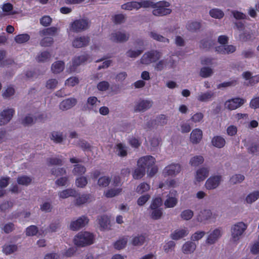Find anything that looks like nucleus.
<instances>
[{
	"label": "nucleus",
	"mask_w": 259,
	"mask_h": 259,
	"mask_svg": "<svg viewBox=\"0 0 259 259\" xmlns=\"http://www.w3.org/2000/svg\"><path fill=\"white\" fill-rule=\"evenodd\" d=\"M130 34L123 31H116L112 32L110 36V40L116 43H123L127 41Z\"/></svg>",
	"instance_id": "nucleus-7"
},
{
	"label": "nucleus",
	"mask_w": 259,
	"mask_h": 259,
	"mask_svg": "<svg viewBox=\"0 0 259 259\" xmlns=\"http://www.w3.org/2000/svg\"><path fill=\"white\" fill-rule=\"evenodd\" d=\"M90 41L88 36H81L75 37L72 41V46L75 48H81L88 46Z\"/></svg>",
	"instance_id": "nucleus-13"
},
{
	"label": "nucleus",
	"mask_w": 259,
	"mask_h": 259,
	"mask_svg": "<svg viewBox=\"0 0 259 259\" xmlns=\"http://www.w3.org/2000/svg\"><path fill=\"white\" fill-rule=\"evenodd\" d=\"M77 104V100L74 98H70L62 101L59 105V108L63 111L71 109Z\"/></svg>",
	"instance_id": "nucleus-17"
},
{
	"label": "nucleus",
	"mask_w": 259,
	"mask_h": 259,
	"mask_svg": "<svg viewBox=\"0 0 259 259\" xmlns=\"http://www.w3.org/2000/svg\"><path fill=\"white\" fill-rule=\"evenodd\" d=\"M146 238L143 235H138L133 238L132 244L134 246H141L145 242Z\"/></svg>",
	"instance_id": "nucleus-44"
},
{
	"label": "nucleus",
	"mask_w": 259,
	"mask_h": 259,
	"mask_svg": "<svg viewBox=\"0 0 259 259\" xmlns=\"http://www.w3.org/2000/svg\"><path fill=\"white\" fill-rule=\"evenodd\" d=\"M155 163V159L152 156H146L138 161V167L135 170L133 176L135 179L142 178L145 174L146 168L149 169Z\"/></svg>",
	"instance_id": "nucleus-1"
},
{
	"label": "nucleus",
	"mask_w": 259,
	"mask_h": 259,
	"mask_svg": "<svg viewBox=\"0 0 259 259\" xmlns=\"http://www.w3.org/2000/svg\"><path fill=\"white\" fill-rule=\"evenodd\" d=\"M178 199L175 197L167 195V198L164 201V205L167 208L175 207L178 203Z\"/></svg>",
	"instance_id": "nucleus-39"
},
{
	"label": "nucleus",
	"mask_w": 259,
	"mask_h": 259,
	"mask_svg": "<svg viewBox=\"0 0 259 259\" xmlns=\"http://www.w3.org/2000/svg\"><path fill=\"white\" fill-rule=\"evenodd\" d=\"M210 16L214 18L220 19L224 16V12L219 9H212L209 11Z\"/></svg>",
	"instance_id": "nucleus-43"
},
{
	"label": "nucleus",
	"mask_w": 259,
	"mask_h": 259,
	"mask_svg": "<svg viewBox=\"0 0 259 259\" xmlns=\"http://www.w3.org/2000/svg\"><path fill=\"white\" fill-rule=\"evenodd\" d=\"M98 224L102 229H108L110 224L109 219L107 216L103 215L98 218Z\"/></svg>",
	"instance_id": "nucleus-25"
},
{
	"label": "nucleus",
	"mask_w": 259,
	"mask_h": 259,
	"mask_svg": "<svg viewBox=\"0 0 259 259\" xmlns=\"http://www.w3.org/2000/svg\"><path fill=\"white\" fill-rule=\"evenodd\" d=\"M86 171L85 167L81 164H76L72 170V172L75 175H82Z\"/></svg>",
	"instance_id": "nucleus-53"
},
{
	"label": "nucleus",
	"mask_w": 259,
	"mask_h": 259,
	"mask_svg": "<svg viewBox=\"0 0 259 259\" xmlns=\"http://www.w3.org/2000/svg\"><path fill=\"white\" fill-rule=\"evenodd\" d=\"M247 228V225L242 222L233 225L231 229V240L234 242L238 241Z\"/></svg>",
	"instance_id": "nucleus-4"
},
{
	"label": "nucleus",
	"mask_w": 259,
	"mask_h": 259,
	"mask_svg": "<svg viewBox=\"0 0 259 259\" xmlns=\"http://www.w3.org/2000/svg\"><path fill=\"white\" fill-rule=\"evenodd\" d=\"M127 241L126 238H122L114 243V248L118 250L124 248L127 244Z\"/></svg>",
	"instance_id": "nucleus-51"
},
{
	"label": "nucleus",
	"mask_w": 259,
	"mask_h": 259,
	"mask_svg": "<svg viewBox=\"0 0 259 259\" xmlns=\"http://www.w3.org/2000/svg\"><path fill=\"white\" fill-rule=\"evenodd\" d=\"M181 170V167L179 164H171L165 167L163 170L164 175L167 176H175Z\"/></svg>",
	"instance_id": "nucleus-16"
},
{
	"label": "nucleus",
	"mask_w": 259,
	"mask_h": 259,
	"mask_svg": "<svg viewBox=\"0 0 259 259\" xmlns=\"http://www.w3.org/2000/svg\"><path fill=\"white\" fill-rule=\"evenodd\" d=\"M214 97V93L209 91L205 93H201L198 95L197 98L200 102H207L211 101Z\"/></svg>",
	"instance_id": "nucleus-21"
},
{
	"label": "nucleus",
	"mask_w": 259,
	"mask_h": 259,
	"mask_svg": "<svg viewBox=\"0 0 259 259\" xmlns=\"http://www.w3.org/2000/svg\"><path fill=\"white\" fill-rule=\"evenodd\" d=\"M201 27V23L198 21H189L187 25V29L191 32H194L199 30Z\"/></svg>",
	"instance_id": "nucleus-29"
},
{
	"label": "nucleus",
	"mask_w": 259,
	"mask_h": 259,
	"mask_svg": "<svg viewBox=\"0 0 259 259\" xmlns=\"http://www.w3.org/2000/svg\"><path fill=\"white\" fill-rule=\"evenodd\" d=\"M244 179L245 177L243 175L241 174H236L231 177L230 182L233 185H235L241 183L243 181H244Z\"/></svg>",
	"instance_id": "nucleus-47"
},
{
	"label": "nucleus",
	"mask_w": 259,
	"mask_h": 259,
	"mask_svg": "<svg viewBox=\"0 0 259 259\" xmlns=\"http://www.w3.org/2000/svg\"><path fill=\"white\" fill-rule=\"evenodd\" d=\"M214 45V41L211 39L205 38L202 39L200 41L199 47L200 48L208 50L211 47H213Z\"/></svg>",
	"instance_id": "nucleus-35"
},
{
	"label": "nucleus",
	"mask_w": 259,
	"mask_h": 259,
	"mask_svg": "<svg viewBox=\"0 0 259 259\" xmlns=\"http://www.w3.org/2000/svg\"><path fill=\"white\" fill-rule=\"evenodd\" d=\"M221 236V230L218 228L215 229L208 236L206 240V243L209 245L213 244L218 241Z\"/></svg>",
	"instance_id": "nucleus-15"
},
{
	"label": "nucleus",
	"mask_w": 259,
	"mask_h": 259,
	"mask_svg": "<svg viewBox=\"0 0 259 259\" xmlns=\"http://www.w3.org/2000/svg\"><path fill=\"white\" fill-rule=\"evenodd\" d=\"M209 169L208 167H202L199 168L195 175V179L198 182L204 180L209 175Z\"/></svg>",
	"instance_id": "nucleus-18"
},
{
	"label": "nucleus",
	"mask_w": 259,
	"mask_h": 259,
	"mask_svg": "<svg viewBox=\"0 0 259 259\" xmlns=\"http://www.w3.org/2000/svg\"><path fill=\"white\" fill-rule=\"evenodd\" d=\"M31 182V178L25 175L19 176L17 179V183L21 185L28 186Z\"/></svg>",
	"instance_id": "nucleus-38"
},
{
	"label": "nucleus",
	"mask_w": 259,
	"mask_h": 259,
	"mask_svg": "<svg viewBox=\"0 0 259 259\" xmlns=\"http://www.w3.org/2000/svg\"><path fill=\"white\" fill-rule=\"evenodd\" d=\"M188 232L185 229H177L171 234L170 237L174 240H179L186 236Z\"/></svg>",
	"instance_id": "nucleus-24"
},
{
	"label": "nucleus",
	"mask_w": 259,
	"mask_h": 259,
	"mask_svg": "<svg viewBox=\"0 0 259 259\" xmlns=\"http://www.w3.org/2000/svg\"><path fill=\"white\" fill-rule=\"evenodd\" d=\"M196 248V243L193 241H188L183 244L182 251L184 254H191L194 252Z\"/></svg>",
	"instance_id": "nucleus-19"
},
{
	"label": "nucleus",
	"mask_w": 259,
	"mask_h": 259,
	"mask_svg": "<svg viewBox=\"0 0 259 259\" xmlns=\"http://www.w3.org/2000/svg\"><path fill=\"white\" fill-rule=\"evenodd\" d=\"M90 22L87 19H79L70 24V30L74 32H80L89 28Z\"/></svg>",
	"instance_id": "nucleus-6"
},
{
	"label": "nucleus",
	"mask_w": 259,
	"mask_h": 259,
	"mask_svg": "<svg viewBox=\"0 0 259 259\" xmlns=\"http://www.w3.org/2000/svg\"><path fill=\"white\" fill-rule=\"evenodd\" d=\"M51 55L48 51H44L39 53L36 57V60L38 62H45L50 60Z\"/></svg>",
	"instance_id": "nucleus-30"
},
{
	"label": "nucleus",
	"mask_w": 259,
	"mask_h": 259,
	"mask_svg": "<svg viewBox=\"0 0 259 259\" xmlns=\"http://www.w3.org/2000/svg\"><path fill=\"white\" fill-rule=\"evenodd\" d=\"M60 198L65 199L69 197H75L77 196V192L73 189H67L60 191L58 193Z\"/></svg>",
	"instance_id": "nucleus-22"
},
{
	"label": "nucleus",
	"mask_w": 259,
	"mask_h": 259,
	"mask_svg": "<svg viewBox=\"0 0 259 259\" xmlns=\"http://www.w3.org/2000/svg\"><path fill=\"white\" fill-rule=\"evenodd\" d=\"M121 191L122 189L121 188L111 189L106 192L105 196L107 197L111 198L120 194Z\"/></svg>",
	"instance_id": "nucleus-58"
},
{
	"label": "nucleus",
	"mask_w": 259,
	"mask_h": 259,
	"mask_svg": "<svg viewBox=\"0 0 259 259\" xmlns=\"http://www.w3.org/2000/svg\"><path fill=\"white\" fill-rule=\"evenodd\" d=\"M18 247L15 244H6L4 246L3 248V251L6 254L8 255L17 250Z\"/></svg>",
	"instance_id": "nucleus-42"
},
{
	"label": "nucleus",
	"mask_w": 259,
	"mask_h": 259,
	"mask_svg": "<svg viewBox=\"0 0 259 259\" xmlns=\"http://www.w3.org/2000/svg\"><path fill=\"white\" fill-rule=\"evenodd\" d=\"M211 143L214 146L221 148L225 146L226 141L223 137L216 136L212 138Z\"/></svg>",
	"instance_id": "nucleus-34"
},
{
	"label": "nucleus",
	"mask_w": 259,
	"mask_h": 259,
	"mask_svg": "<svg viewBox=\"0 0 259 259\" xmlns=\"http://www.w3.org/2000/svg\"><path fill=\"white\" fill-rule=\"evenodd\" d=\"M76 145L84 151H91L92 146L86 141L80 139L78 140Z\"/></svg>",
	"instance_id": "nucleus-45"
},
{
	"label": "nucleus",
	"mask_w": 259,
	"mask_h": 259,
	"mask_svg": "<svg viewBox=\"0 0 259 259\" xmlns=\"http://www.w3.org/2000/svg\"><path fill=\"white\" fill-rule=\"evenodd\" d=\"M110 182V179L109 177H102L99 179L98 184L99 186L106 187L108 186Z\"/></svg>",
	"instance_id": "nucleus-60"
},
{
	"label": "nucleus",
	"mask_w": 259,
	"mask_h": 259,
	"mask_svg": "<svg viewBox=\"0 0 259 259\" xmlns=\"http://www.w3.org/2000/svg\"><path fill=\"white\" fill-rule=\"evenodd\" d=\"M94 239L93 234L87 231H82L75 236L73 241L78 247H85L92 244Z\"/></svg>",
	"instance_id": "nucleus-2"
},
{
	"label": "nucleus",
	"mask_w": 259,
	"mask_h": 259,
	"mask_svg": "<svg viewBox=\"0 0 259 259\" xmlns=\"http://www.w3.org/2000/svg\"><path fill=\"white\" fill-rule=\"evenodd\" d=\"M152 209V211L151 212V217L152 219L154 220H158L159 219L162 214V212L161 209L159 208H151Z\"/></svg>",
	"instance_id": "nucleus-57"
},
{
	"label": "nucleus",
	"mask_w": 259,
	"mask_h": 259,
	"mask_svg": "<svg viewBox=\"0 0 259 259\" xmlns=\"http://www.w3.org/2000/svg\"><path fill=\"white\" fill-rule=\"evenodd\" d=\"M139 2H127L121 6V9L125 10L132 11L134 9H139Z\"/></svg>",
	"instance_id": "nucleus-37"
},
{
	"label": "nucleus",
	"mask_w": 259,
	"mask_h": 259,
	"mask_svg": "<svg viewBox=\"0 0 259 259\" xmlns=\"http://www.w3.org/2000/svg\"><path fill=\"white\" fill-rule=\"evenodd\" d=\"M245 102V100L240 98H235L227 100L225 103V106L230 110H235L242 105Z\"/></svg>",
	"instance_id": "nucleus-12"
},
{
	"label": "nucleus",
	"mask_w": 259,
	"mask_h": 259,
	"mask_svg": "<svg viewBox=\"0 0 259 259\" xmlns=\"http://www.w3.org/2000/svg\"><path fill=\"white\" fill-rule=\"evenodd\" d=\"M213 70L208 67H203L200 71V75L204 78H206L210 76L213 74Z\"/></svg>",
	"instance_id": "nucleus-46"
},
{
	"label": "nucleus",
	"mask_w": 259,
	"mask_h": 259,
	"mask_svg": "<svg viewBox=\"0 0 259 259\" xmlns=\"http://www.w3.org/2000/svg\"><path fill=\"white\" fill-rule=\"evenodd\" d=\"M30 39V36L28 34H21L17 35L15 37V40L18 44H22L27 41Z\"/></svg>",
	"instance_id": "nucleus-54"
},
{
	"label": "nucleus",
	"mask_w": 259,
	"mask_h": 259,
	"mask_svg": "<svg viewBox=\"0 0 259 259\" xmlns=\"http://www.w3.org/2000/svg\"><path fill=\"white\" fill-rule=\"evenodd\" d=\"M231 14L236 20H243L247 18V16L245 14L238 11L232 10L231 11Z\"/></svg>",
	"instance_id": "nucleus-59"
},
{
	"label": "nucleus",
	"mask_w": 259,
	"mask_h": 259,
	"mask_svg": "<svg viewBox=\"0 0 259 259\" xmlns=\"http://www.w3.org/2000/svg\"><path fill=\"white\" fill-rule=\"evenodd\" d=\"M64 63L62 61L54 62L51 66V70L54 73H59L64 69Z\"/></svg>",
	"instance_id": "nucleus-26"
},
{
	"label": "nucleus",
	"mask_w": 259,
	"mask_h": 259,
	"mask_svg": "<svg viewBox=\"0 0 259 259\" xmlns=\"http://www.w3.org/2000/svg\"><path fill=\"white\" fill-rule=\"evenodd\" d=\"M150 36L154 39H155L157 41H160V42H164V43L166 42L167 44H168L169 42V40L168 38H165V37L162 36L161 35H160V34H159L156 32H154V31L151 32L150 33Z\"/></svg>",
	"instance_id": "nucleus-41"
},
{
	"label": "nucleus",
	"mask_w": 259,
	"mask_h": 259,
	"mask_svg": "<svg viewBox=\"0 0 259 259\" xmlns=\"http://www.w3.org/2000/svg\"><path fill=\"white\" fill-rule=\"evenodd\" d=\"M259 197V191H254L249 194L246 198V201L248 203H251L256 200Z\"/></svg>",
	"instance_id": "nucleus-56"
},
{
	"label": "nucleus",
	"mask_w": 259,
	"mask_h": 259,
	"mask_svg": "<svg viewBox=\"0 0 259 259\" xmlns=\"http://www.w3.org/2000/svg\"><path fill=\"white\" fill-rule=\"evenodd\" d=\"M155 3L149 1H142L140 2H139V9L141 8H154Z\"/></svg>",
	"instance_id": "nucleus-64"
},
{
	"label": "nucleus",
	"mask_w": 259,
	"mask_h": 259,
	"mask_svg": "<svg viewBox=\"0 0 259 259\" xmlns=\"http://www.w3.org/2000/svg\"><path fill=\"white\" fill-rule=\"evenodd\" d=\"M36 120V118H34L31 115L28 114L23 118L22 123L25 126H29L34 123Z\"/></svg>",
	"instance_id": "nucleus-49"
},
{
	"label": "nucleus",
	"mask_w": 259,
	"mask_h": 259,
	"mask_svg": "<svg viewBox=\"0 0 259 259\" xmlns=\"http://www.w3.org/2000/svg\"><path fill=\"white\" fill-rule=\"evenodd\" d=\"M50 139L56 143H61L64 140L62 133L56 131H54L51 133Z\"/></svg>",
	"instance_id": "nucleus-33"
},
{
	"label": "nucleus",
	"mask_w": 259,
	"mask_h": 259,
	"mask_svg": "<svg viewBox=\"0 0 259 259\" xmlns=\"http://www.w3.org/2000/svg\"><path fill=\"white\" fill-rule=\"evenodd\" d=\"M90 58L88 55H82L79 56L75 57L73 60V65L74 66H77L82 63L87 62Z\"/></svg>",
	"instance_id": "nucleus-32"
},
{
	"label": "nucleus",
	"mask_w": 259,
	"mask_h": 259,
	"mask_svg": "<svg viewBox=\"0 0 259 259\" xmlns=\"http://www.w3.org/2000/svg\"><path fill=\"white\" fill-rule=\"evenodd\" d=\"M222 177L220 175L211 176L205 182V187L207 190H212L217 188L221 184Z\"/></svg>",
	"instance_id": "nucleus-11"
},
{
	"label": "nucleus",
	"mask_w": 259,
	"mask_h": 259,
	"mask_svg": "<svg viewBox=\"0 0 259 259\" xmlns=\"http://www.w3.org/2000/svg\"><path fill=\"white\" fill-rule=\"evenodd\" d=\"M193 215L194 212L191 209H186L181 212L180 217L183 220L188 221L192 219Z\"/></svg>",
	"instance_id": "nucleus-52"
},
{
	"label": "nucleus",
	"mask_w": 259,
	"mask_h": 259,
	"mask_svg": "<svg viewBox=\"0 0 259 259\" xmlns=\"http://www.w3.org/2000/svg\"><path fill=\"white\" fill-rule=\"evenodd\" d=\"M116 152L120 157H125L127 155V147L125 145L118 143L116 145Z\"/></svg>",
	"instance_id": "nucleus-27"
},
{
	"label": "nucleus",
	"mask_w": 259,
	"mask_h": 259,
	"mask_svg": "<svg viewBox=\"0 0 259 259\" xmlns=\"http://www.w3.org/2000/svg\"><path fill=\"white\" fill-rule=\"evenodd\" d=\"M162 56V53L157 50H151L144 54L140 59L142 64L149 65L151 63L156 62Z\"/></svg>",
	"instance_id": "nucleus-5"
},
{
	"label": "nucleus",
	"mask_w": 259,
	"mask_h": 259,
	"mask_svg": "<svg viewBox=\"0 0 259 259\" xmlns=\"http://www.w3.org/2000/svg\"><path fill=\"white\" fill-rule=\"evenodd\" d=\"M53 208V205L49 202H45L40 206V209L45 212H51Z\"/></svg>",
	"instance_id": "nucleus-61"
},
{
	"label": "nucleus",
	"mask_w": 259,
	"mask_h": 259,
	"mask_svg": "<svg viewBox=\"0 0 259 259\" xmlns=\"http://www.w3.org/2000/svg\"><path fill=\"white\" fill-rule=\"evenodd\" d=\"M202 138V131L198 128L193 130L190 135V141L193 144L200 142Z\"/></svg>",
	"instance_id": "nucleus-20"
},
{
	"label": "nucleus",
	"mask_w": 259,
	"mask_h": 259,
	"mask_svg": "<svg viewBox=\"0 0 259 259\" xmlns=\"http://www.w3.org/2000/svg\"><path fill=\"white\" fill-rule=\"evenodd\" d=\"M204 159L202 156H195L190 159L189 163L193 166H196L202 163Z\"/></svg>",
	"instance_id": "nucleus-50"
},
{
	"label": "nucleus",
	"mask_w": 259,
	"mask_h": 259,
	"mask_svg": "<svg viewBox=\"0 0 259 259\" xmlns=\"http://www.w3.org/2000/svg\"><path fill=\"white\" fill-rule=\"evenodd\" d=\"M212 216V212L210 209H204L200 211L199 214L198 221L200 222L210 219Z\"/></svg>",
	"instance_id": "nucleus-31"
},
{
	"label": "nucleus",
	"mask_w": 259,
	"mask_h": 259,
	"mask_svg": "<svg viewBox=\"0 0 259 259\" xmlns=\"http://www.w3.org/2000/svg\"><path fill=\"white\" fill-rule=\"evenodd\" d=\"M153 102L147 100H140L135 103V112H143L147 110L152 106Z\"/></svg>",
	"instance_id": "nucleus-10"
},
{
	"label": "nucleus",
	"mask_w": 259,
	"mask_h": 259,
	"mask_svg": "<svg viewBox=\"0 0 259 259\" xmlns=\"http://www.w3.org/2000/svg\"><path fill=\"white\" fill-rule=\"evenodd\" d=\"M89 221V219L87 217L82 215L77 220L71 221L69 228L72 231H77L85 227Z\"/></svg>",
	"instance_id": "nucleus-8"
},
{
	"label": "nucleus",
	"mask_w": 259,
	"mask_h": 259,
	"mask_svg": "<svg viewBox=\"0 0 259 259\" xmlns=\"http://www.w3.org/2000/svg\"><path fill=\"white\" fill-rule=\"evenodd\" d=\"M164 62L165 68L168 69H174L177 66L176 61L175 60L172 56H169L166 58L162 59Z\"/></svg>",
	"instance_id": "nucleus-36"
},
{
	"label": "nucleus",
	"mask_w": 259,
	"mask_h": 259,
	"mask_svg": "<svg viewBox=\"0 0 259 259\" xmlns=\"http://www.w3.org/2000/svg\"><path fill=\"white\" fill-rule=\"evenodd\" d=\"M38 232V228L35 226H30L26 230V235L28 236L35 235Z\"/></svg>",
	"instance_id": "nucleus-62"
},
{
	"label": "nucleus",
	"mask_w": 259,
	"mask_h": 259,
	"mask_svg": "<svg viewBox=\"0 0 259 259\" xmlns=\"http://www.w3.org/2000/svg\"><path fill=\"white\" fill-rule=\"evenodd\" d=\"M143 52V50H134L133 49H130L126 52L125 55L127 57L136 58L141 55Z\"/></svg>",
	"instance_id": "nucleus-48"
},
{
	"label": "nucleus",
	"mask_w": 259,
	"mask_h": 259,
	"mask_svg": "<svg viewBox=\"0 0 259 259\" xmlns=\"http://www.w3.org/2000/svg\"><path fill=\"white\" fill-rule=\"evenodd\" d=\"M75 197L76 199L74 200V204L79 206L87 202L90 199V195L89 194L80 195L77 193V196Z\"/></svg>",
	"instance_id": "nucleus-23"
},
{
	"label": "nucleus",
	"mask_w": 259,
	"mask_h": 259,
	"mask_svg": "<svg viewBox=\"0 0 259 259\" xmlns=\"http://www.w3.org/2000/svg\"><path fill=\"white\" fill-rule=\"evenodd\" d=\"M44 36V38H43L40 41V45L45 47L50 46L54 41L53 37L49 36Z\"/></svg>",
	"instance_id": "nucleus-55"
},
{
	"label": "nucleus",
	"mask_w": 259,
	"mask_h": 259,
	"mask_svg": "<svg viewBox=\"0 0 259 259\" xmlns=\"http://www.w3.org/2000/svg\"><path fill=\"white\" fill-rule=\"evenodd\" d=\"M170 4L166 1H160L155 3L152 14L156 16H163L170 14L171 10L167 8Z\"/></svg>",
	"instance_id": "nucleus-3"
},
{
	"label": "nucleus",
	"mask_w": 259,
	"mask_h": 259,
	"mask_svg": "<svg viewBox=\"0 0 259 259\" xmlns=\"http://www.w3.org/2000/svg\"><path fill=\"white\" fill-rule=\"evenodd\" d=\"M15 110L13 108H6L0 112V125H4L12 119Z\"/></svg>",
	"instance_id": "nucleus-9"
},
{
	"label": "nucleus",
	"mask_w": 259,
	"mask_h": 259,
	"mask_svg": "<svg viewBox=\"0 0 259 259\" xmlns=\"http://www.w3.org/2000/svg\"><path fill=\"white\" fill-rule=\"evenodd\" d=\"M242 77L247 82L246 84L248 86H252L259 82V75L253 76L250 71H245L243 72L242 74Z\"/></svg>",
	"instance_id": "nucleus-14"
},
{
	"label": "nucleus",
	"mask_w": 259,
	"mask_h": 259,
	"mask_svg": "<svg viewBox=\"0 0 259 259\" xmlns=\"http://www.w3.org/2000/svg\"><path fill=\"white\" fill-rule=\"evenodd\" d=\"M51 173L56 177H58L65 175L66 171L64 168H53L51 169Z\"/></svg>",
	"instance_id": "nucleus-63"
},
{
	"label": "nucleus",
	"mask_w": 259,
	"mask_h": 259,
	"mask_svg": "<svg viewBox=\"0 0 259 259\" xmlns=\"http://www.w3.org/2000/svg\"><path fill=\"white\" fill-rule=\"evenodd\" d=\"M58 31V28L55 27H51L43 29L39 32L40 36L43 37L44 36H54Z\"/></svg>",
	"instance_id": "nucleus-28"
},
{
	"label": "nucleus",
	"mask_w": 259,
	"mask_h": 259,
	"mask_svg": "<svg viewBox=\"0 0 259 259\" xmlns=\"http://www.w3.org/2000/svg\"><path fill=\"white\" fill-rule=\"evenodd\" d=\"M168 117L163 114H161L156 117L154 119L155 124L156 126H164L167 123Z\"/></svg>",
	"instance_id": "nucleus-40"
}]
</instances>
